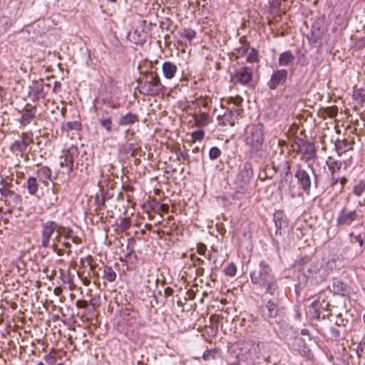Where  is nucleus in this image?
Here are the masks:
<instances>
[{
    "instance_id": "f257e3e1",
    "label": "nucleus",
    "mask_w": 365,
    "mask_h": 365,
    "mask_svg": "<svg viewBox=\"0 0 365 365\" xmlns=\"http://www.w3.org/2000/svg\"><path fill=\"white\" fill-rule=\"evenodd\" d=\"M250 279L253 284L264 289L265 294L275 296L277 294L278 285L270 267L262 261L259 267L250 272Z\"/></svg>"
},
{
    "instance_id": "f03ea898",
    "label": "nucleus",
    "mask_w": 365,
    "mask_h": 365,
    "mask_svg": "<svg viewBox=\"0 0 365 365\" xmlns=\"http://www.w3.org/2000/svg\"><path fill=\"white\" fill-rule=\"evenodd\" d=\"M239 353L237 354L242 360L257 362L258 360H267L269 357L262 354V350L265 348V344L255 342L250 339L240 341L237 343Z\"/></svg>"
},
{
    "instance_id": "7ed1b4c3",
    "label": "nucleus",
    "mask_w": 365,
    "mask_h": 365,
    "mask_svg": "<svg viewBox=\"0 0 365 365\" xmlns=\"http://www.w3.org/2000/svg\"><path fill=\"white\" fill-rule=\"evenodd\" d=\"M264 142V128L262 123H258L247 128L245 143L251 155H256L262 150Z\"/></svg>"
},
{
    "instance_id": "20e7f679",
    "label": "nucleus",
    "mask_w": 365,
    "mask_h": 365,
    "mask_svg": "<svg viewBox=\"0 0 365 365\" xmlns=\"http://www.w3.org/2000/svg\"><path fill=\"white\" fill-rule=\"evenodd\" d=\"M164 91L165 86L162 84L157 73L151 72L140 88V93L146 96H157Z\"/></svg>"
},
{
    "instance_id": "39448f33",
    "label": "nucleus",
    "mask_w": 365,
    "mask_h": 365,
    "mask_svg": "<svg viewBox=\"0 0 365 365\" xmlns=\"http://www.w3.org/2000/svg\"><path fill=\"white\" fill-rule=\"evenodd\" d=\"M253 78L252 68L242 66L233 71L230 74V81L235 85L248 86Z\"/></svg>"
},
{
    "instance_id": "423d86ee",
    "label": "nucleus",
    "mask_w": 365,
    "mask_h": 365,
    "mask_svg": "<svg viewBox=\"0 0 365 365\" xmlns=\"http://www.w3.org/2000/svg\"><path fill=\"white\" fill-rule=\"evenodd\" d=\"M63 227L53 220H48L41 225V247L47 248L50 247L52 235L59 232Z\"/></svg>"
},
{
    "instance_id": "0eeeda50",
    "label": "nucleus",
    "mask_w": 365,
    "mask_h": 365,
    "mask_svg": "<svg viewBox=\"0 0 365 365\" xmlns=\"http://www.w3.org/2000/svg\"><path fill=\"white\" fill-rule=\"evenodd\" d=\"M243 112L242 108H227L222 115L217 116V124L220 126H234L239 117H242Z\"/></svg>"
},
{
    "instance_id": "6e6552de",
    "label": "nucleus",
    "mask_w": 365,
    "mask_h": 365,
    "mask_svg": "<svg viewBox=\"0 0 365 365\" xmlns=\"http://www.w3.org/2000/svg\"><path fill=\"white\" fill-rule=\"evenodd\" d=\"M262 310L265 318H275L281 312L282 308L279 306L278 299L276 297L272 299L264 298L262 299Z\"/></svg>"
},
{
    "instance_id": "1a4fd4ad",
    "label": "nucleus",
    "mask_w": 365,
    "mask_h": 365,
    "mask_svg": "<svg viewBox=\"0 0 365 365\" xmlns=\"http://www.w3.org/2000/svg\"><path fill=\"white\" fill-rule=\"evenodd\" d=\"M253 171L250 163L245 164L236 178V183L242 190H246L252 178Z\"/></svg>"
},
{
    "instance_id": "9d476101",
    "label": "nucleus",
    "mask_w": 365,
    "mask_h": 365,
    "mask_svg": "<svg viewBox=\"0 0 365 365\" xmlns=\"http://www.w3.org/2000/svg\"><path fill=\"white\" fill-rule=\"evenodd\" d=\"M11 182L2 178L0 180V194L5 197V201L13 200L14 202H19L21 201V196L11 189Z\"/></svg>"
},
{
    "instance_id": "9b49d317",
    "label": "nucleus",
    "mask_w": 365,
    "mask_h": 365,
    "mask_svg": "<svg viewBox=\"0 0 365 365\" xmlns=\"http://www.w3.org/2000/svg\"><path fill=\"white\" fill-rule=\"evenodd\" d=\"M356 210L347 211L346 207H343L339 212L336 218L337 226H349L357 218Z\"/></svg>"
},
{
    "instance_id": "f8f14e48",
    "label": "nucleus",
    "mask_w": 365,
    "mask_h": 365,
    "mask_svg": "<svg viewBox=\"0 0 365 365\" xmlns=\"http://www.w3.org/2000/svg\"><path fill=\"white\" fill-rule=\"evenodd\" d=\"M288 72L285 69H280L274 71L268 82V86L270 89L274 90L277 86L283 85L287 78Z\"/></svg>"
},
{
    "instance_id": "ddd939ff",
    "label": "nucleus",
    "mask_w": 365,
    "mask_h": 365,
    "mask_svg": "<svg viewBox=\"0 0 365 365\" xmlns=\"http://www.w3.org/2000/svg\"><path fill=\"white\" fill-rule=\"evenodd\" d=\"M294 177L297 178L301 188L307 194H309L311 189V178L308 173L304 170L299 169L295 173Z\"/></svg>"
},
{
    "instance_id": "4468645a",
    "label": "nucleus",
    "mask_w": 365,
    "mask_h": 365,
    "mask_svg": "<svg viewBox=\"0 0 365 365\" xmlns=\"http://www.w3.org/2000/svg\"><path fill=\"white\" fill-rule=\"evenodd\" d=\"M273 221L275 224L276 235H282L285 229L288 227L286 216L282 211H276L273 215Z\"/></svg>"
},
{
    "instance_id": "2eb2a0df",
    "label": "nucleus",
    "mask_w": 365,
    "mask_h": 365,
    "mask_svg": "<svg viewBox=\"0 0 365 365\" xmlns=\"http://www.w3.org/2000/svg\"><path fill=\"white\" fill-rule=\"evenodd\" d=\"M74 158L71 150H66L60 157L59 165L61 168H65V173L70 175L73 170Z\"/></svg>"
},
{
    "instance_id": "dca6fc26",
    "label": "nucleus",
    "mask_w": 365,
    "mask_h": 365,
    "mask_svg": "<svg viewBox=\"0 0 365 365\" xmlns=\"http://www.w3.org/2000/svg\"><path fill=\"white\" fill-rule=\"evenodd\" d=\"M195 124L198 128H204L207 126L212 122V116L207 112H200L192 115Z\"/></svg>"
},
{
    "instance_id": "f3484780",
    "label": "nucleus",
    "mask_w": 365,
    "mask_h": 365,
    "mask_svg": "<svg viewBox=\"0 0 365 365\" xmlns=\"http://www.w3.org/2000/svg\"><path fill=\"white\" fill-rule=\"evenodd\" d=\"M51 85L46 83L43 80L33 82V91L37 98H45L50 91Z\"/></svg>"
},
{
    "instance_id": "a211bd4d",
    "label": "nucleus",
    "mask_w": 365,
    "mask_h": 365,
    "mask_svg": "<svg viewBox=\"0 0 365 365\" xmlns=\"http://www.w3.org/2000/svg\"><path fill=\"white\" fill-rule=\"evenodd\" d=\"M36 107L32 106L31 108L26 109L19 119V123L21 127H24L29 124L36 117Z\"/></svg>"
},
{
    "instance_id": "6ab92c4d",
    "label": "nucleus",
    "mask_w": 365,
    "mask_h": 365,
    "mask_svg": "<svg viewBox=\"0 0 365 365\" xmlns=\"http://www.w3.org/2000/svg\"><path fill=\"white\" fill-rule=\"evenodd\" d=\"M163 76L166 79H173L178 71L177 66L172 62L166 61L162 65Z\"/></svg>"
},
{
    "instance_id": "aec40b11",
    "label": "nucleus",
    "mask_w": 365,
    "mask_h": 365,
    "mask_svg": "<svg viewBox=\"0 0 365 365\" xmlns=\"http://www.w3.org/2000/svg\"><path fill=\"white\" fill-rule=\"evenodd\" d=\"M348 286L339 280H334L331 291L340 296H346L348 294Z\"/></svg>"
},
{
    "instance_id": "412c9836",
    "label": "nucleus",
    "mask_w": 365,
    "mask_h": 365,
    "mask_svg": "<svg viewBox=\"0 0 365 365\" xmlns=\"http://www.w3.org/2000/svg\"><path fill=\"white\" fill-rule=\"evenodd\" d=\"M138 121V115L130 112L124 115H121L118 119V123L119 126H124L133 125Z\"/></svg>"
},
{
    "instance_id": "4be33fe9",
    "label": "nucleus",
    "mask_w": 365,
    "mask_h": 365,
    "mask_svg": "<svg viewBox=\"0 0 365 365\" xmlns=\"http://www.w3.org/2000/svg\"><path fill=\"white\" fill-rule=\"evenodd\" d=\"M354 143L348 142L346 140H336L335 143L336 150L338 155L341 156L343 153L352 149Z\"/></svg>"
},
{
    "instance_id": "5701e85b",
    "label": "nucleus",
    "mask_w": 365,
    "mask_h": 365,
    "mask_svg": "<svg viewBox=\"0 0 365 365\" xmlns=\"http://www.w3.org/2000/svg\"><path fill=\"white\" fill-rule=\"evenodd\" d=\"M328 170L330 172V175H339L344 162L337 160H329L326 161Z\"/></svg>"
},
{
    "instance_id": "b1692460",
    "label": "nucleus",
    "mask_w": 365,
    "mask_h": 365,
    "mask_svg": "<svg viewBox=\"0 0 365 365\" xmlns=\"http://www.w3.org/2000/svg\"><path fill=\"white\" fill-rule=\"evenodd\" d=\"M294 56L291 51H286L282 53L279 57V65L281 66H287L293 63Z\"/></svg>"
},
{
    "instance_id": "393cba45",
    "label": "nucleus",
    "mask_w": 365,
    "mask_h": 365,
    "mask_svg": "<svg viewBox=\"0 0 365 365\" xmlns=\"http://www.w3.org/2000/svg\"><path fill=\"white\" fill-rule=\"evenodd\" d=\"M302 153L307 160H310L316 157V149L313 143H305L303 145Z\"/></svg>"
},
{
    "instance_id": "a878e982",
    "label": "nucleus",
    "mask_w": 365,
    "mask_h": 365,
    "mask_svg": "<svg viewBox=\"0 0 365 365\" xmlns=\"http://www.w3.org/2000/svg\"><path fill=\"white\" fill-rule=\"evenodd\" d=\"M36 175L41 182L43 184H46L51 179V170L49 168L43 166L36 171Z\"/></svg>"
},
{
    "instance_id": "bb28decb",
    "label": "nucleus",
    "mask_w": 365,
    "mask_h": 365,
    "mask_svg": "<svg viewBox=\"0 0 365 365\" xmlns=\"http://www.w3.org/2000/svg\"><path fill=\"white\" fill-rule=\"evenodd\" d=\"M26 187L28 192L31 195H36L38 190V184L37 178L35 177H29L27 179Z\"/></svg>"
},
{
    "instance_id": "cd10ccee",
    "label": "nucleus",
    "mask_w": 365,
    "mask_h": 365,
    "mask_svg": "<svg viewBox=\"0 0 365 365\" xmlns=\"http://www.w3.org/2000/svg\"><path fill=\"white\" fill-rule=\"evenodd\" d=\"M116 273L111 267H103V278L109 282H113L116 279Z\"/></svg>"
},
{
    "instance_id": "c85d7f7f",
    "label": "nucleus",
    "mask_w": 365,
    "mask_h": 365,
    "mask_svg": "<svg viewBox=\"0 0 365 365\" xmlns=\"http://www.w3.org/2000/svg\"><path fill=\"white\" fill-rule=\"evenodd\" d=\"M364 191H365V179H361L354 187L353 192L356 196L360 197Z\"/></svg>"
},
{
    "instance_id": "c756f323",
    "label": "nucleus",
    "mask_w": 365,
    "mask_h": 365,
    "mask_svg": "<svg viewBox=\"0 0 365 365\" xmlns=\"http://www.w3.org/2000/svg\"><path fill=\"white\" fill-rule=\"evenodd\" d=\"M100 125L108 132L110 133L112 130L113 121L111 118H100Z\"/></svg>"
},
{
    "instance_id": "7c9ffc66",
    "label": "nucleus",
    "mask_w": 365,
    "mask_h": 365,
    "mask_svg": "<svg viewBox=\"0 0 365 365\" xmlns=\"http://www.w3.org/2000/svg\"><path fill=\"white\" fill-rule=\"evenodd\" d=\"M21 137V140L26 144V146H29L34 142V133L31 130L22 133Z\"/></svg>"
},
{
    "instance_id": "2f4dec72",
    "label": "nucleus",
    "mask_w": 365,
    "mask_h": 365,
    "mask_svg": "<svg viewBox=\"0 0 365 365\" xmlns=\"http://www.w3.org/2000/svg\"><path fill=\"white\" fill-rule=\"evenodd\" d=\"M27 147L21 140H15L11 145L13 150L21 153L25 151Z\"/></svg>"
},
{
    "instance_id": "473e14b6",
    "label": "nucleus",
    "mask_w": 365,
    "mask_h": 365,
    "mask_svg": "<svg viewBox=\"0 0 365 365\" xmlns=\"http://www.w3.org/2000/svg\"><path fill=\"white\" fill-rule=\"evenodd\" d=\"M224 272L227 276L232 277L236 274L237 267L233 262H230L225 267Z\"/></svg>"
},
{
    "instance_id": "72a5a7b5",
    "label": "nucleus",
    "mask_w": 365,
    "mask_h": 365,
    "mask_svg": "<svg viewBox=\"0 0 365 365\" xmlns=\"http://www.w3.org/2000/svg\"><path fill=\"white\" fill-rule=\"evenodd\" d=\"M181 36L187 38L189 41H192L196 36V31L192 29H184Z\"/></svg>"
},
{
    "instance_id": "f704fd0d",
    "label": "nucleus",
    "mask_w": 365,
    "mask_h": 365,
    "mask_svg": "<svg viewBox=\"0 0 365 365\" xmlns=\"http://www.w3.org/2000/svg\"><path fill=\"white\" fill-rule=\"evenodd\" d=\"M221 154V150L216 146L212 147L209 150V158L211 160L217 159Z\"/></svg>"
},
{
    "instance_id": "c9c22d12",
    "label": "nucleus",
    "mask_w": 365,
    "mask_h": 365,
    "mask_svg": "<svg viewBox=\"0 0 365 365\" xmlns=\"http://www.w3.org/2000/svg\"><path fill=\"white\" fill-rule=\"evenodd\" d=\"M247 61L250 63H256L259 61L258 59V51L252 48L248 55L247 56Z\"/></svg>"
},
{
    "instance_id": "e433bc0d",
    "label": "nucleus",
    "mask_w": 365,
    "mask_h": 365,
    "mask_svg": "<svg viewBox=\"0 0 365 365\" xmlns=\"http://www.w3.org/2000/svg\"><path fill=\"white\" fill-rule=\"evenodd\" d=\"M43 359L48 364H53L56 361V352L52 349L48 354L43 356Z\"/></svg>"
},
{
    "instance_id": "4c0bfd02",
    "label": "nucleus",
    "mask_w": 365,
    "mask_h": 365,
    "mask_svg": "<svg viewBox=\"0 0 365 365\" xmlns=\"http://www.w3.org/2000/svg\"><path fill=\"white\" fill-rule=\"evenodd\" d=\"M205 131L203 130H198L193 131L191 133V137L193 142H195L197 140L200 141L202 140L204 138L205 136Z\"/></svg>"
},
{
    "instance_id": "58836bf2",
    "label": "nucleus",
    "mask_w": 365,
    "mask_h": 365,
    "mask_svg": "<svg viewBox=\"0 0 365 365\" xmlns=\"http://www.w3.org/2000/svg\"><path fill=\"white\" fill-rule=\"evenodd\" d=\"M229 104H233L234 106H237V108H242L240 106L242 103L243 102V98L240 96H236L235 97H230L229 98L227 101Z\"/></svg>"
},
{
    "instance_id": "ea45409f",
    "label": "nucleus",
    "mask_w": 365,
    "mask_h": 365,
    "mask_svg": "<svg viewBox=\"0 0 365 365\" xmlns=\"http://www.w3.org/2000/svg\"><path fill=\"white\" fill-rule=\"evenodd\" d=\"M354 46L357 49H363L365 48V36L356 39Z\"/></svg>"
},
{
    "instance_id": "a19ab883",
    "label": "nucleus",
    "mask_w": 365,
    "mask_h": 365,
    "mask_svg": "<svg viewBox=\"0 0 365 365\" xmlns=\"http://www.w3.org/2000/svg\"><path fill=\"white\" fill-rule=\"evenodd\" d=\"M356 95L357 96V99L361 103L365 102V89L359 90Z\"/></svg>"
},
{
    "instance_id": "79ce46f5",
    "label": "nucleus",
    "mask_w": 365,
    "mask_h": 365,
    "mask_svg": "<svg viewBox=\"0 0 365 365\" xmlns=\"http://www.w3.org/2000/svg\"><path fill=\"white\" fill-rule=\"evenodd\" d=\"M339 182V175H330V185L334 187Z\"/></svg>"
},
{
    "instance_id": "37998d69",
    "label": "nucleus",
    "mask_w": 365,
    "mask_h": 365,
    "mask_svg": "<svg viewBox=\"0 0 365 365\" xmlns=\"http://www.w3.org/2000/svg\"><path fill=\"white\" fill-rule=\"evenodd\" d=\"M330 333H331V337H333L334 339L339 338L341 335L339 330L335 327L330 328Z\"/></svg>"
},
{
    "instance_id": "c03bdc74",
    "label": "nucleus",
    "mask_w": 365,
    "mask_h": 365,
    "mask_svg": "<svg viewBox=\"0 0 365 365\" xmlns=\"http://www.w3.org/2000/svg\"><path fill=\"white\" fill-rule=\"evenodd\" d=\"M197 252L200 255H205L206 252V246L203 244L198 245Z\"/></svg>"
},
{
    "instance_id": "a18cd8bd",
    "label": "nucleus",
    "mask_w": 365,
    "mask_h": 365,
    "mask_svg": "<svg viewBox=\"0 0 365 365\" xmlns=\"http://www.w3.org/2000/svg\"><path fill=\"white\" fill-rule=\"evenodd\" d=\"M51 197L50 198L49 204L54 205L58 201V196L56 195V194L55 193L53 190H51Z\"/></svg>"
},
{
    "instance_id": "49530a36",
    "label": "nucleus",
    "mask_w": 365,
    "mask_h": 365,
    "mask_svg": "<svg viewBox=\"0 0 365 365\" xmlns=\"http://www.w3.org/2000/svg\"><path fill=\"white\" fill-rule=\"evenodd\" d=\"M76 305L78 308H86L88 306V302L86 300H77Z\"/></svg>"
},
{
    "instance_id": "de8ad7c7",
    "label": "nucleus",
    "mask_w": 365,
    "mask_h": 365,
    "mask_svg": "<svg viewBox=\"0 0 365 365\" xmlns=\"http://www.w3.org/2000/svg\"><path fill=\"white\" fill-rule=\"evenodd\" d=\"M61 88V83L59 81H55L52 91L53 93H58Z\"/></svg>"
},
{
    "instance_id": "09e8293b",
    "label": "nucleus",
    "mask_w": 365,
    "mask_h": 365,
    "mask_svg": "<svg viewBox=\"0 0 365 365\" xmlns=\"http://www.w3.org/2000/svg\"><path fill=\"white\" fill-rule=\"evenodd\" d=\"M51 247L53 249V252H55L58 256L63 255L62 250L58 248V245L52 244Z\"/></svg>"
},
{
    "instance_id": "8fccbe9b",
    "label": "nucleus",
    "mask_w": 365,
    "mask_h": 365,
    "mask_svg": "<svg viewBox=\"0 0 365 365\" xmlns=\"http://www.w3.org/2000/svg\"><path fill=\"white\" fill-rule=\"evenodd\" d=\"M241 358L238 354L236 355L235 359L232 362H228L227 365H240Z\"/></svg>"
},
{
    "instance_id": "3c124183",
    "label": "nucleus",
    "mask_w": 365,
    "mask_h": 365,
    "mask_svg": "<svg viewBox=\"0 0 365 365\" xmlns=\"http://www.w3.org/2000/svg\"><path fill=\"white\" fill-rule=\"evenodd\" d=\"M66 126L69 130L76 129L78 123L76 122H68Z\"/></svg>"
},
{
    "instance_id": "603ef678",
    "label": "nucleus",
    "mask_w": 365,
    "mask_h": 365,
    "mask_svg": "<svg viewBox=\"0 0 365 365\" xmlns=\"http://www.w3.org/2000/svg\"><path fill=\"white\" fill-rule=\"evenodd\" d=\"M212 355V351L207 350L203 353L202 357L205 360H208L210 359V356Z\"/></svg>"
},
{
    "instance_id": "864d4df0",
    "label": "nucleus",
    "mask_w": 365,
    "mask_h": 365,
    "mask_svg": "<svg viewBox=\"0 0 365 365\" xmlns=\"http://www.w3.org/2000/svg\"><path fill=\"white\" fill-rule=\"evenodd\" d=\"M339 182L341 184V191L343 190L346 183L347 182V178L346 177H339Z\"/></svg>"
},
{
    "instance_id": "5fc2aeb1",
    "label": "nucleus",
    "mask_w": 365,
    "mask_h": 365,
    "mask_svg": "<svg viewBox=\"0 0 365 365\" xmlns=\"http://www.w3.org/2000/svg\"><path fill=\"white\" fill-rule=\"evenodd\" d=\"M61 230L59 232H56L57 235L56 236V237L53 240V243L52 244H56L58 243V242H61Z\"/></svg>"
},
{
    "instance_id": "6e6d98bb",
    "label": "nucleus",
    "mask_w": 365,
    "mask_h": 365,
    "mask_svg": "<svg viewBox=\"0 0 365 365\" xmlns=\"http://www.w3.org/2000/svg\"><path fill=\"white\" fill-rule=\"evenodd\" d=\"M126 250H127L128 252H127V254L125 255V257L128 258L133 253V249L132 247H130L129 245H127Z\"/></svg>"
},
{
    "instance_id": "4d7b16f0",
    "label": "nucleus",
    "mask_w": 365,
    "mask_h": 365,
    "mask_svg": "<svg viewBox=\"0 0 365 365\" xmlns=\"http://www.w3.org/2000/svg\"><path fill=\"white\" fill-rule=\"evenodd\" d=\"M196 102L197 103V105L200 106H202V107L205 108L207 106V102H205V101H204L203 99L200 98V99H197L196 100Z\"/></svg>"
},
{
    "instance_id": "13d9d810",
    "label": "nucleus",
    "mask_w": 365,
    "mask_h": 365,
    "mask_svg": "<svg viewBox=\"0 0 365 365\" xmlns=\"http://www.w3.org/2000/svg\"><path fill=\"white\" fill-rule=\"evenodd\" d=\"M355 238L357 240V242H359V246L361 247L363 246L364 241H363L361 235H357L355 237Z\"/></svg>"
},
{
    "instance_id": "bf43d9fd",
    "label": "nucleus",
    "mask_w": 365,
    "mask_h": 365,
    "mask_svg": "<svg viewBox=\"0 0 365 365\" xmlns=\"http://www.w3.org/2000/svg\"><path fill=\"white\" fill-rule=\"evenodd\" d=\"M71 232H72V230H70V229H68V230H67V232L64 234V237H65V239H66V240H69V239H71V237H72L71 236Z\"/></svg>"
},
{
    "instance_id": "052dcab7",
    "label": "nucleus",
    "mask_w": 365,
    "mask_h": 365,
    "mask_svg": "<svg viewBox=\"0 0 365 365\" xmlns=\"http://www.w3.org/2000/svg\"><path fill=\"white\" fill-rule=\"evenodd\" d=\"M328 114L331 117H334L336 114V108H329V112L328 113Z\"/></svg>"
},
{
    "instance_id": "680f3d73",
    "label": "nucleus",
    "mask_w": 365,
    "mask_h": 365,
    "mask_svg": "<svg viewBox=\"0 0 365 365\" xmlns=\"http://www.w3.org/2000/svg\"><path fill=\"white\" fill-rule=\"evenodd\" d=\"M71 241L73 243H75V244H79L81 242V240L78 237H71Z\"/></svg>"
},
{
    "instance_id": "e2e57ef3",
    "label": "nucleus",
    "mask_w": 365,
    "mask_h": 365,
    "mask_svg": "<svg viewBox=\"0 0 365 365\" xmlns=\"http://www.w3.org/2000/svg\"><path fill=\"white\" fill-rule=\"evenodd\" d=\"M82 282H83V285H85V286H88L91 283V281L86 277L82 279Z\"/></svg>"
},
{
    "instance_id": "0e129e2a",
    "label": "nucleus",
    "mask_w": 365,
    "mask_h": 365,
    "mask_svg": "<svg viewBox=\"0 0 365 365\" xmlns=\"http://www.w3.org/2000/svg\"><path fill=\"white\" fill-rule=\"evenodd\" d=\"M300 332L302 335L307 336L309 335V331L307 329H302Z\"/></svg>"
},
{
    "instance_id": "69168bd1",
    "label": "nucleus",
    "mask_w": 365,
    "mask_h": 365,
    "mask_svg": "<svg viewBox=\"0 0 365 365\" xmlns=\"http://www.w3.org/2000/svg\"><path fill=\"white\" fill-rule=\"evenodd\" d=\"M61 245L66 248H70L71 247V243L68 242H61Z\"/></svg>"
},
{
    "instance_id": "338daca9",
    "label": "nucleus",
    "mask_w": 365,
    "mask_h": 365,
    "mask_svg": "<svg viewBox=\"0 0 365 365\" xmlns=\"http://www.w3.org/2000/svg\"><path fill=\"white\" fill-rule=\"evenodd\" d=\"M160 208H161V210H163L164 212H167L168 210V206L167 205H162Z\"/></svg>"
},
{
    "instance_id": "774afa93",
    "label": "nucleus",
    "mask_w": 365,
    "mask_h": 365,
    "mask_svg": "<svg viewBox=\"0 0 365 365\" xmlns=\"http://www.w3.org/2000/svg\"><path fill=\"white\" fill-rule=\"evenodd\" d=\"M196 261H197L199 264H202V263H203V262H204L202 259H200V258H199V257H197V258L196 259Z\"/></svg>"
}]
</instances>
